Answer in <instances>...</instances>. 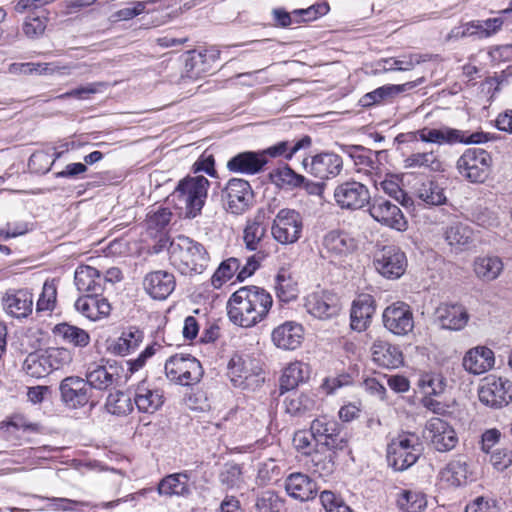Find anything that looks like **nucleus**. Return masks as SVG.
Returning <instances> with one entry per match:
<instances>
[{"label":"nucleus","instance_id":"a211bd4d","mask_svg":"<svg viewBox=\"0 0 512 512\" xmlns=\"http://www.w3.org/2000/svg\"><path fill=\"white\" fill-rule=\"evenodd\" d=\"M306 310L315 318L326 320L335 317L341 310L340 299L331 291H316L309 294L305 302Z\"/></svg>","mask_w":512,"mask_h":512},{"label":"nucleus","instance_id":"f3484780","mask_svg":"<svg viewBox=\"0 0 512 512\" xmlns=\"http://www.w3.org/2000/svg\"><path fill=\"white\" fill-rule=\"evenodd\" d=\"M62 355L67 356L65 349H55L42 354L31 353L26 357L23 363V370L27 375L33 378H43L49 375L53 370L59 369V359Z\"/></svg>","mask_w":512,"mask_h":512},{"label":"nucleus","instance_id":"7ed1b4c3","mask_svg":"<svg viewBox=\"0 0 512 512\" xmlns=\"http://www.w3.org/2000/svg\"><path fill=\"white\" fill-rule=\"evenodd\" d=\"M208 187L209 181L204 176L187 177L179 182L171 197L185 209L187 218H195L205 204Z\"/></svg>","mask_w":512,"mask_h":512},{"label":"nucleus","instance_id":"c756f323","mask_svg":"<svg viewBox=\"0 0 512 512\" xmlns=\"http://www.w3.org/2000/svg\"><path fill=\"white\" fill-rule=\"evenodd\" d=\"M375 312L374 299L370 295H361L353 301L350 319L351 328L358 332L366 330Z\"/></svg>","mask_w":512,"mask_h":512},{"label":"nucleus","instance_id":"423d86ee","mask_svg":"<svg viewBox=\"0 0 512 512\" xmlns=\"http://www.w3.org/2000/svg\"><path fill=\"white\" fill-rule=\"evenodd\" d=\"M492 157L482 148H469L459 157L456 168L471 183H483L489 176Z\"/></svg>","mask_w":512,"mask_h":512},{"label":"nucleus","instance_id":"9d476101","mask_svg":"<svg viewBox=\"0 0 512 512\" xmlns=\"http://www.w3.org/2000/svg\"><path fill=\"white\" fill-rule=\"evenodd\" d=\"M254 194L248 181L232 178L222 190L225 209L235 215L245 213L253 203Z\"/></svg>","mask_w":512,"mask_h":512},{"label":"nucleus","instance_id":"bb28decb","mask_svg":"<svg viewBox=\"0 0 512 512\" xmlns=\"http://www.w3.org/2000/svg\"><path fill=\"white\" fill-rule=\"evenodd\" d=\"M5 311L15 318H25L32 312L33 296L27 289L10 291L3 297Z\"/></svg>","mask_w":512,"mask_h":512},{"label":"nucleus","instance_id":"c03bdc74","mask_svg":"<svg viewBox=\"0 0 512 512\" xmlns=\"http://www.w3.org/2000/svg\"><path fill=\"white\" fill-rule=\"evenodd\" d=\"M284 502L274 490L261 491L254 497L251 512H281Z\"/></svg>","mask_w":512,"mask_h":512},{"label":"nucleus","instance_id":"774afa93","mask_svg":"<svg viewBox=\"0 0 512 512\" xmlns=\"http://www.w3.org/2000/svg\"><path fill=\"white\" fill-rule=\"evenodd\" d=\"M329 9L330 8L327 3H317L306 9L294 10L293 15L295 18H298L300 22L313 21L326 15L329 12Z\"/></svg>","mask_w":512,"mask_h":512},{"label":"nucleus","instance_id":"58836bf2","mask_svg":"<svg viewBox=\"0 0 512 512\" xmlns=\"http://www.w3.org/2000/svg\"><path fill=\"white\" fill-rule=\"evenodd\" d=\"M341 150L354 160L355 165L359 167V171L365 170L371 178L375 173H378L376 171L378 169V163L371 150L358 145H342Z\"/></svg>","mask_w":512,"mask_h":512},{"label":"nucleus","instance_id":"4be33fe9","mask_svg":"<svg viewBox=\"0 0 512 512\" xmlns=\"http://www.w3.org/2000/svg\"><path fill=\"white\" fill-rule=\"evenodd\" d=\"M267 163L262 151H245L233 156L228 161L227 168L234 173L254 175L260 173Z\"/></svg>","mask_w":512,"mask_h":512},{"label":"nucleus","instance_id":"aec40b11","mask_svg":"<svg viewBox=\"0 0 512 512\" xmlns=\"http://www.w3.org/2000/svg\"><path fill=\"white\" fill-rule=\"evenodd\" d=\"M61 400L71 408H79L88 404L92 392L85 379L78 376L64 378L59 385Z\"/></svg>","mask_w":512,"mask_h":512},{"label":"nucleus","instance_id":"13d9d810","mask_svg":"<svg viewBox=\"0 0 512 512\" xmlns=\"http://www.w3.org/2000/svg\"><path fill=\"white\" fill-rule=\"evenodd\" d=\"M276 295L282 302H290L296 299L298 290L296 283L285 271H281L276 276Z\"/></svg>","mask_w":512,"mask_h":512},{"label":"nucleus","instance_id":"4c0bfd02","mask_svg":"<svg viewBox=\"0 0 512 512\" xmlns=\"http://www.w3.org/2000/svg\"><path fill=\"white\" fill-rule=\"evenodd\" d=\"M266 232L267 224L263 215L258 214L254 218L248 219L243 231L245 247L250 251L258 250Z\"/></svg>","mask_w":512,"mask_h":512},{"label":"nucleus","instance_id":"49530a36","mask_svg":"<svg viewBox=\"0 0 512 512\" xmlns=\"http://www.w3.org/2000/svg\"><path fill=\"white\" fill-rule=\"evenodd\" d=\"M444 235L447 243L459 250L466 248L473 240L472 229L460 222L448 226Z\"/></svg>","mask_w":512,"mask_h":512},{"label":"nucleus","instance_id":"6e6552de","mask_svg":"<svg viewBox=\"0 0 512 512\" xmlns=\"http://www.w3.org/2000/svg\"><path fill=\"white\" fill-rule=\"evenodd\" d=\"M303 219L299 212L293 209H281L275 216L271 226L273 238L280 244L297 242L302 233Z\"/></svg>","mask_w":512,"mask_h":512},{"label":"nucleus","instance_id":"a878e982","mask_svg":"<svg viewBox=\"0 0 512 512\" xmlns=\"http://www.w3.org/2000/svg\"><path fill=\"white\" fill-rule=\"evenodd\" d=\"M189 480L190 475L187 471L169 474L160 480L157 492L160 496L166 497H189L192 494Z\"/></svg>","mask_w":512,"mask_h":512},{"label":"nucleus","instance_id":"f03ea898","mask_svg":"<svg viewBox=\"0 0 512 512\" xmlns=\"http://www.w3.org/2000/svg\"><path fill=\"white\" fill-rule=\"evenodd\" d=\"M169 261L181 274H201L207 267L209 256L205 247L184 235L177 236L170 244Z\"/></svg>","mask_w":512,"mask_h":512},{"label":"nucleus","instance_id":"09e8293b","mask_svg":"<svg viewBox=\"0 0 512 512\" xmlns=\"http://www.w3.org/2000/svg\"><path fill=\"white\" fill-rule=\"evenodd\" d=\"M269 177L271 182L280 188H295L305 181L304 176L297 174L287 164L271 171Z\"/></svg>","mask_w":512,"mask_h":512},{"label":"nucleus","instance_id":"9b49d317","mask_svg":"<svg viewBox=\"0 0 512 512\" xmlns=\"http://www.w3.org/2000/svg\"><path fill=\"white\" fill-rule=\"evenodd\" d=\"M368 212L383 226L397 231H405L408 227V222L398 205L383 196L371 198Z\"/></svg>","mask_w":512,"mask_h":512},{"label":"nucleus","instance_id":"0e129e2a","mask_svg":"<svg viewBox=\"0 0 512 512\" xmlns=\"http://www.w3.org/2000/svg\"><path fill=\"white\" fill-rule=\"evenodd\" d=\"M221 484L227 488L238 487L242 482V470L238 464H226L219 475Z\"/></svg>","mask_w":512,"mask_h":512},{"label":"nucleus","instance_id":"2f4dec72","mask_svg":"<svg viewBox=\"0 0 512 512\" xmlns=\"http://www.w3.org/2000/svg\"><path fill=\"white\" fill-rule=\"evenodd\" d=\"M494 353L487 347L470 349L463 358V367L472 374H482L494 366Z\"/></svg>","mask_w":512,"mask_h":512},{"label":"nucleus","instance_id":"4d7b16f0","mask_svg":"<svg viewBox=\"0 0 512 512\" xmlns=\"http://www.w3.org/2000/svg\"><path fill=\"white\" fill-rule=\"evenodd\" d=\"M105 407L113 415H126L133 409L130 396L121 391L110 393Z\"/></svg>","mask_w":512,"mask_h":512},{"label":"nucleus","instance_id":"864d4df0","mask_svg":"<svg viewBox=\"0 0 512 512\" xmlns=\"http://www.w3.org/2000/svg\"><path fill=\"white\" fill-rule=\"evenodd\" d=\"M338 428V423L335 420L329 419L326 416L316 418L312 421L310 431L313 439L317 442V447L323 446L325 438L331 435L335 436V431Z\"/></svg>","mask_w":512,"mask_h":512},{"label":"nucleus","instance_id":"bf43d9fd","mask_svg":"<svg viewBox=\"0 0 512 512\" xmlns=\"http://www.w3.org/2000/svg\"><path fill=\"white\" fill-rule=\"evenodd\" d=\"M285 411L298 416L312 409L314 401L305 394L292 393L284 400Z\"/></svg>","mask_w":512,"mask_h":512},{"label":"nucleus","instance_id":"603ef678","mask_svg":"<svg viewBox=\"0 0 512 512\" xmlns=\"http://www.w3.org/2000/svg\"><path fill=\"white\" fill-rule=\"evenodd\" d=\"M312 470L317 473L320 477H327L334 471V452H327L326 449L317 447V449L310 455Z\"/></svg>","mask_w":512,"mask_h":512},{"label":"nucleus","instance_id":"c9c22d12","mask_svg":"<svg viewBox=\"0 0 512 512\" xmlns=\"http://www.w3.org/2000/svg\"><path fill=\"white\" fill-rule=\"evenodd\" d=\"M310 375L309 367L301 361L290 363L283 369L280 377V392L295 389L300 383L305 382Z\"/></svg>","mask_w":512,"mask_h":512},{"label":"nucleus","instance_id":"3c124183","mask_svg":"<svg viewBox=\"0 0 512 512\" xmlns=\"http://www.w3.org/2000/svg\"><path fill=\"white\" fill-rule=\"evenodd\" d=\"M397 505L405 512H421L427 506L426 495L417 490H402Z\"/></svg>","mask_w":512,"mask_h":512},{"label":"nucleus","instance_id":"cd10ccee","mask_svg":"<svg viewBox=\"0 0 512 512\" xmlns=\"http://www.w3.org/2000/svg\"><path fill=\"white\" fill-rule=\"evenodd\" d=\"M303 340V328L296 322H285L272 332L273 343L284 350H294Z\"/></svg>","mask_w":512,"mask_h":512},{"label":"nucleus","instance_id":"dca6fc26","mask_svg":"<svg viewBox=\"0 0 512 512\" xmlns=\"http://www.w3.org/2000/svg\"><path fill=\"white\" fill-rule=\"evenodd\" d=\"M382 318L384 327L398 336L407 335L414 328L413 313L403 302H396L386 307Z\"/></svg>","mask_w":512,"mask_h":512},{"label":"nucleus","instance_id":"a19ab883","mask_svg":"<svg viewBox=\"0 0 512 512\" xmlns=\"http://www.w3.org/2000/svg\"><path fill=\"white\" fill-rule=\"evenodd\" d=\"M312 144L310 136L305 135L296 142L281 141L267 149L261 150L264 153L265 158L268 160L269 157L284 156L286 159H291L301 149L309 148Z\"/></svg>","mask_w":512,"mask_h":512},{"label":"nucleus","instance_id":"37998d69","mask_svg":"<svg viewBox=\"0 0 512 512\" xmlns=\"http://www.w3.org/2000/svg\"><path fill=\"white\" fill-rule=\"evenodd\" d=\"M503 262L497 256L478 257L474 261V272L478 278L490 282L499 277L503 271Z\"/></svg>","mask_w":512,"mask_h":512},{"label":"nucleus","instance_id":"f8f14e48","mask_svg":"<svg viewBox=\"0 0 512 512\" xmlns=\"http://www.w3.org/2000/svg\"><path fill=\"white\" fill-rule=\"evenodd\" d=\"M424 437L432 449L441 453L453 450L459 442L454 427L439 417H432L427 421Z\"/></svg>","mask_w":512,"mask_h":512},{"label":"nucleus","instance_id":"6e6d98bb","mask_svg":"<svg viewBox=\"0 0 512 512\" xmlns=\"http://www.w3.org/2000/svg\"><path fill=\"white\" fill-rule=\"evenodd\" d=\"M240 268V261L237 258L231 257L221 262L217 270L211 277V283L214 288L219 289L221 286L230 280Z\"/></svg>","mask_w":512,"mask_h":512},{"label":"nucleus","instance_id":"5701e85b","mask_svg":"<svg viewBox=\"0 0 512 512\" xmlns=\"http://www.w3.org/2000/svg\"><path fill=\"white\" fill-rule=\"evenodd\" d=\"M174 275L167 271H153L148 273L143 280L145 291L156 300L166 299L175 289Z\"/></svg>","mask_w":512,"mask_h":512},{"label":"nucleus","instance_id":"69168bd1","mask_svg":"<svg viewBox=\"0 0 512 512\" xmlns=\"http://www.w3.org/2000/svg\"><path fill=\"white\" fill-rule=\"evenodd\" d=\"M57 289L53 283L45 282L37 301V311H52L56 304Z\"/></svg>","mask_w":512,"mask_h":512},{"label":"nucleus","instance_id":"c85d7f7f","mask_svg":"<svg viewBox=\"0 0 512 512\" xmlns=\"http://www.w3.org/2000/svg\"><path fill=\"white\" fill-rule=\"evenodd\" d=\"M74 283L79 292L102 294L104 279L100 272L88 265H80L74 273Z\"/></svg>","mask_w":512,"mask_h":512},{"label":"nucleus","instance_id":"0eeeda50","mask_svg":"<svg viewBox=\"0 0 512 512\" xmlns=\"http://www.w3.org/2000/svg\"><path fill=\"white\" fill-rule=\"evenodd\" d=\"M165 373L171 381L188 386L198 383L204 372L201 363L195 357L176 354L166 361Z\"/></svg>","mask_w":512,"mask_h":512},{"label":"nucleus","instance_id":"1a4fd4ad","mask_svg":"<svg viewBox=\"0 0 512 512\" xmlns=\"http://www.w3.org/2000/svg\"><path fill=\"white\" fill-rule=\"evenodd\" d=\"M376 271L387 279H399L406 271L408 261L406 254L395 245L383 246L374 254Z\"/></svg>","mask_w":512,"mask_h":512},{"label":"nucleus","instance_id":"ea45409f","mask_svg":"<svg viewBox=\"0 0 512 512\" xmlns=\"http://www.w3.org/2000/svg\"><path fill=\"white\" fill-rule=\"evenodd\" d=\"M53 333L56 337H60L63 342L74 347L83 348L90 343V335L87 331L65 322L57 324Z\"/></svg>","mask_w":512,"mask_h":512},{"label":"nucleus","instance_id":"7c9ffc66","mask_svg":"<svg viewBox=\"0 0 512 512\" xmlns=\"http://www.w3.org/2000/svg\"><path fill=\"white\" fill-rule=\"evenodd\" d=\"M285 490L294 499L307 501L314 498L317 492L315 482L306 474L297 472L290 474L285 480Z\"/></svg>","mask_w":512,"mask_h":512},{"label":"nucleus","instance_id":"412c9836","mask_svg":"<svg viewBox=\"0 0 512 512\" xmlns=\"http://www.w3.org/2000/svg\"><path fill=\"white\" fill-rule=\"evenodd\" d=\"M356 248V240L342 230H331L322 239V252H325L330 258L346 256Z\"/></svg>","mask_w":512,"mask_h":512},{"label":"nucleus","instance_id":"393cba45","mask_svg":"<svg viewBox=\"0 0 512 512\" xmlns=\"http://www.w3.org/2000/svg\"><path fill=\"white\" fill-rule=\"evenodd\" d=\"M423 80V78H419L416 81H410L400 85L390 84L381 86L362 96V98L360 99V104L363 107H370L373 105L383 103L385 101H389L393 99L396 95L417 87L423 82Z\"/></svg>","mask_w":512,"mask_h":512},{"label":"nucleus","instance_id":"473e14b6","mask_svg":"<svg viewBox=\"0 0 512 512\" xmlns=\"http://www.w3.org/2000/svg\"><path fill=\"white\" fill-rule=\"evenodd\" d=\"M436 316L443 329L460 330L468 322V313L461 305L443 304L437 308Z\"/></svg>","mask_w":512,"mask_h":512},{"label":"nucleus","instance_id":"ddd939ff","mask_svg":"<svg viewBox=\"0 0 512 512\" xmlns=\"http://www.w3.org/2000/svg\"><path fill=\"white\" fill-rule=\"evenodd\" d=\"M482 404L491 408H502L512 401V382L495 376L486 377L478 389Z\"/></svg>","mask_w":512,"mask_h":512},{"label":"nucleus","instance_id":"8fccbe9b","mask_svg":"<svg viewBox=\"0 0 512 512\" xmlns=\"http://www.w3.org/2000/svg\"><path fill=\"white\" fill-rule=\"evenodd\" d=\"M371 181L375 187L380 185L381 189L390 197L394 198L397 202H399L404 207H409L413 204V200L411 197L407 195V193L393 180L384 179L379 173H375Z\"/></svg>","mask_w":512,"mask_h":512},{"label":"nucleus","instance_id":"e433bc0d","mask_svg":"<svg viewBox=\"0 0 512 512\" xmlns=\"http://www.w3.org/2000/svg\"><path fill=\"white\" fill-rule=\"evenodd\" d=\"M414 193L419 200L429 206H439L447 201L444 188L430 179L417 183Z\"/></svg>","mask_w":512,"mask_h":512},{"label":"nucleus","instance_id":"72a5a7b5","mask_svg":"<svg viewBox=\"0 0 512 512\" xmlns=\"http://www.w3.org/2000/svg\"><path fill=\"white\" fill-rule=\"evenodd\" d=\"M371 352L373 361L385 368H397L403 362L400 349L388 342L375 341L372 345Z\"/></svg>","mask_w":512,"mask_h":512},{"label":"nucleus","instance_id":"f257e3e1","mask_svg":"<svg viewBox=\"0 0 512 512\" xmlns=\"http://www.w3.org/2000/svg\"><path fill=\"white\" fill-rule=\"evenodd\" d=\"M273 305L271 294L262 287H240L227 302L229 320L240 327L251 328L266 319Z\"/></svg>","mask_w":512,"mask_h":512},{"label":"nucleus","instance_id":"e2e57ef3","mask_svg":"<svg viewBox=\"0 0 512 512\" xmlns=\"http://www.w3.org/2000/svg\"><path fill=\"white\" fill-rule=\"evenodd\" d=\"M420 386L427 396L439 395L445 390V379L440 374H427L420 379Z\"/></svg>","mask_w":512,"mask_h":512},{"label":"nucleus","instance_id":"4468645a","mask_svg":"<svg viewBox=\"0 0 512 512\" xmlns=\"http://www.w3.org/2000/svg\"><path fill=\"white\" fill-rule=\"evenodd\" d=\"M334 200L341 209L356 211L369 205L371 195L366 185L351 180L336 186Z\"/></svg>","mask_w":512,"mask_h":512},{"label":"nucleus","instance_id":"680f3d73","mask_svg":"<svg viewBox=\"0 0 512 512\" xmlns=\"http://www.w3.org/2000/svg\"><path fill=\"white\" fill-rule=\"evenodd\" d=\"M172 213L167 208H157L156 210H151L147 214V228L149 230L161 231L164 229L171 220Z\"/></svg>","mask_w":512,"mask_h":512},{"label":"nucleus","instance_id":"338daca9","mask_svg":"<svg viewBox=\"0 0 512 512\" xmlns=\"http://www.w3.org/2000/svg\"><path fill=\"white\" fill-rule=\"evenodd\" d=\"M320 502L326 512H353L352 509L331 491H323L320 494Z\"/></svg>","mask_w":512,"mask_h":512},{"label":"nucleus","instance_id":"b1692460","mask_svg":"<svg viewBox=\"0 0 512 512\" xmlns=\"http://www.w3.org/2000/svg\"><path fill=\"white\" fill-rule=\"evenodd\" d=\"M75 308L92 321L107 317L111 312V305L108 300L97 293L85 294L79 297L75 302Z\"/></svg>","mask_w":512,"mask_h":512},{"label":"nucleus","instance_id":"a18cd8bd","mask_svg":"<svg viewBox=\"0 0 512 512\" xmlns=\"http://www.w3.org/2000/svg\"><path fill=\"white\" fill-rule=\"evenodd\" d=\"M117 379V375L109 371L106 366L95 365L93 368L90 367L88 369L85 381L92 391V388L106 390L110 388Z\"/></svg>","mask_w":512,"mask_h":512},{"label":"nucleus","instance_id":"79ce46f5","mask_svg":"<svg viewBox=\"0 0 512 512\" xmlns=\"http://www.w3.org/2000/svg\"><path fill=\"white\" fill-rule=\"evenodd\" d=\"M143 337V332L139 328L130 326L123 330L120 337L113 343L112 352L125 356L138 348Z\"/></svg>","mask_w":512,"mask_h":512},{"label":"nucleus","instance_id":"2eb2a0df","mask_svg":"<svg viewBox=\"0 0 512 512\" xmlns=\"http://www.w3.org/2000/svg\"><path fill=\"white\" fill-rule=\"evenodd\" d=\"M303 167L305 171L321 180H326L338 176L343 168L342 158L333 152H322L304 159Z\"/></svg>","mask_w":512,"mask_h":512},{"label":"nucleus","instance_id":"de8ad7c7","mask_svg":"<svg viewBox=\"0 0 512 512\" xmlns=\"http://www.w3.org/2000/svg\"><path fill=\"white\" fill-rule=\"evenodd\" d=\"M468 465L464 458L451 460L441 471V478L451 486H461L466 483Z\"/></svg>","mask_w":512,"mask_h":512},{"label":"nucleus","instance_id":"6ab92c4d","mask_svg":"<svg viewBox=\"0 0 512 512\" xmlns=\"http://www.w3.org/2000/svg\"><path fill=\"white\" fill-rule=\"evenodd\" d=\"M228 376L236 387L246 388L249 381L259 377L261 368L258 362L247 355L234 354L228 362Z\"/></svg>","mask_w":512,"mask_h":512},{"label":"nucleus","instance_id":"39448f33","mask_svg":"<svg viewBox=\"0 0 512 512\" xmlns=\"http://www.w3.org/2000/svg\"><path fill=\"white\" fill-rule=\"evenodd\" d=\"M410 135L414 140L437 145L480 144L489 140L487 133L474 132L467 135L465 131L449 126H441L440 128L423 127L411 132Z\"/></svg>","mask_w":512,"mask_h":512},{"label":"nucleus","instance_id":"20e7f679","mask_svg":"<svg viewBox=\"0 0 512 512\" xmlns=\"http://www.w3.org/2000/svg\"><path fill=\"white\" fill-rule=\"evenodd\" d=\"M422 451V442L417 434L401 433L387 446L388 465L395 471H404L417 462Z\"/></svg>","mask_w":512,"mask_h":512},{"label":"nucleus","instance_id":"052dcab7","mask_svg":"<svg viewBox=\"0 0 512 512\" xmlns=\"http://www.w3.org/2000/svg\"><path fill=\"white\" fill-rule=\"evenodd\" d=\"M482 31L483 30L480 24V20H472L452 28L447 36V39L458 40L467 37H476L478 39H483L484 37H482Z\"/></svg>","mask_w":512,"mask_h":512},{"label":"nucleus","instance_id":"f704fd0d","mask_svg":"<svg viewBox=\"0 0 512 512\" xmlns=\"http://www.w3.org/2000/svg\"><path fill=\"white\" fill-rule=\"evenodd\" d=\"M134 403L140 412L154 413L162 406L163 395L151 389L146 381H141L135 388Z\"/></svg>","mask_w":512,"mask_h":512},{"label":"nucleus","instance_id":"5fc2aeb1","mask_svg":"<svg viewBox=\"0 0 512 512\" xmlns=\"http://www.w3.org/2000/svg\"><path fill=\"white\" fill-rule=\"evenodd\" d=\"M404 163L406 168L424 167L432 171H440L442 167L438 156L432 151L413 153L404 160Z\"/></svg>","mask_w":512,"mask_h":512}]
</instances>
